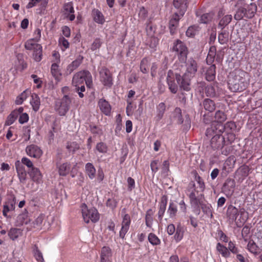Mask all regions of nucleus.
<instances>
[{"label":"nucleus","mask_w":262,"mask_h":262,"mask_svg":"<svg viewBox=\"0 0 262 262\" xmlns=\"http://www.w3.org/2000/svg\"><path fill=\"white\" fill-rule=\"evenodd\" d=\"M59 44L61 47V50L64 51L67 49L69 47V42L63 37H60L59 38Z\"/></svg>","instance_id":"nucleus-51"},{"label":"nucleus","mask_w":262,"mask_h":262,"mask_svg":"<svg viewBox=\"0 0 262 262\" xmlns=\"http://www.w3.org/2000/svg\"><path fill=\"white\" fill-rule=\"evenodd\" d=\"M206 94L207 96L210 97H214L215 95V91L214 88L211 86H207L206 88Z\"/></svg>","instance_id":"nucleus-63"},{"label":"nucleus","mask_w":262,"mask_h":262,"mask_svg":"<svg viewBox=\"0 0 262 262\" xmlns=\"http://www.w3.org/2000/svg\"><path fill=\"white\" fill-rule=\"evenodd\" d=\"M159 161L158 160L151 161L150 163V167L153 173H155L159 170Z\"/></svg>","instance_id":"nucleus-61"},{"label":"nucleus","mask_w":262,"mask_h":262,"mask_svg":"<svg viewBox=\"0 0 262 262\" xmlns=\"http://www.w3.org/2000/svg\"><path fill=\"white\" fill-rule=\"evenodd\" d=\"M30 103L34 111L37 112L39 110L40 105V101L39 96L36 94L33 93L31 95Z\"/></svg>","instance_id":"nucleus-23"},{"label":"nucleus","mask_w":262,"mask_h":262,"mask_svg":"<svg viewBox=\"0 0 262 262\" xmlns=\"http://www.w3.org/2000/svg\"><path fill=\"white\" fill-rule=\"evenodd\" d=\"M212 18V14L211 13H205L203 14L200 18V23L206 24L209 22Z\"/></svg>","instance_id":"nucleus-57"},{"label":"nucleus","mask_w":262,"mask_h":262,"mask_svg":"<svg viewBox=\"0 0 262 262\" xmlns=\"http://www.w3.org/2000/svg\"><path fill=\"white\" fill-rule=\"evenodd\" d=\"M15 166L20 182L25 184L27 179V172L24 166L19 161L15 162Z\"/></svg>","instance_id":"nucleus-12"},{"label":"nucleus","mask_w":262,"mask_h":262,"mask_svg":"<svg viewBox=\"0 0 262 262\" xmlns=\"http://www.w3.org/2000/svg\"><path fill=\"white\" fill-rule=\"evenodd\" d=\"M166 108V106L164 103L161 102L160 103L157 107V117L158 120H160L163 116L165 111Z\"/></svg>","instance_id":"nucleus-40"},{"label":"nucleus","mask_w":262,"mask_h":262,"mask_svg":"<svg viewBox=\"0 0 262 262\" xmlns=\"http://www.w3.org/2000/svg\"><path fill=\"white\" fill-rule=\"evenodd\" d=\"M174 78H176L175 73L174 74L172 71L169 70L167 73V83L169 90L173 94H176L178 89L177 84L174 80Z\"/></svg>","instance_id":"nucleus-11"},{"label":"nucleus","mask_w":262,"mask_h":262,"mask_svg":"<svg viewBox=\"0 0 262 262\" xmlns=\"http://www.w3.org/2000/svg\"><path fill=\"white\" fill-rule=\"evenodd\" d=\"M51 71L52 75L55 79H58L60 73L58 69V66L56 63H53L51 66Z\"/></svg>","instance_id":"nucleus-48"},{"label":"nucleus","mask_w":262,"mask_h":262,"mask_svg":"<svg viewBox=\"0 0 262 262\" xmlns=\"http://www.w3.org/2000/svg\"><path fill=\"white\" fill-rule=\"evenodd\" d=\"M148 61L146 58H143L140 63V71L143 73H147L148 71Z\"/></svg>","instance_id":"nucleus-50"},{"label":"nucleus","mask_w":262,"mask_h":262,"mask_svg":"<svg viewBox=\"0 0 262 262\" xmlns=\"http://www.w3.org/2000/svg\"><path fill=\"white\" fill-rule=\"evenodd\" d=\"M247 249L251 253L257 255L259 252V247L252 240H250L247 245Z\"/></svg>","instance_id":"nucleus-36"},{"label":"nucleus","mask_w":262,"mask_h":262,"mask_svg":"<svg viewBox=\"0 0 262 262\" xmlns=\"http://www.w3.org/2000/svg\"><path fill=\"white\" fill-rule=\"evenodd\" d=\"M26 49L33 50V57L37 61H40L42 59V46L38 43L33 42V40H28L25 45Z\"/></svg>","instance_id":"nucleus-6"},{"label":"nucleus","mask_w":262,"mask_h":262,"mask_svg":"<svg viewBox=\"0 0 262 262\" xmlns=\"http://www.w3.org/2000/svg\"><path fill=\"white\" fill-rule=\"evenodd\" d=\"M34 256L37 261L44 262L42 254L36 246L34 247Z\"/></svg>","instance_id":"nucleus-49"},{"label":"nucleus","mask_w":262,"mask_h":262,"mask_svg":"<svg viewBox=\"0 0 262 262\" xmlns=\"http://www.w3.org/2000/svg\"><path fill=\"white\" fill-rule=\"evenodd\" d=\"M198 32V27L195 25L189 27L186 32V35L189 37H193Z\"/></svg>","instance_id":"nucleus-45"},{"label":"nucleus","mask_w":262,"mask_h":262,"mask_svg":"<svg viewBox=\"0 0 262 262\" xmlns=\"http://www.w3.org/2000/svg\"><path fill=\"white\" fill-rule=\"evenodd\" d=\"M26 151L29 156L36 159L39 158L42 154V151L41 149L35 145L27 146L26 148Z\"/></svg>","instance_id":"nucleus-13"},{"label":"nucleus","mask_w":262,"mask_h":262,"mask_svg":"<svg viewBox=\"0 0 262 262\" xmlns=\"http://www.w3.org/2000/svg\"><path fill=\"white\" fill-rule=\"evenodd\" d=\"M100 80L104 86L111 88L113 85V78L112 74L106 68H102L99 72Z\"/></svg>","instance_id":"nucleus-8"},{"label":"nucleus","mask_w":262,"mask_h":262,"mask_svg":"<svg viewBox=\"0 0 262 262\" xmlns=\"http://www.w3.org/2000/svg\"><path fill=\"white\" fill-rule=\"evenodd\" d=\"M138 15L141 20H145L146 18L147 17V10L144 7L140 8L139 11Z\"/></svg>","instance_id":"nucleus-60"},{"label":"nucleus","mask_w":262,"mask_h":262,"mask_svg":"<svg viewBox=\"0 0 262 262\" xmlns=\"http://www.w3.org/2000/svg\"><path fill=\"white\" fill-rule=\"evenodd\" d=\"M112 250L108 247H103L101 251L100 262H111L112 260Z\"/></svg>","instance_id":"nucleus-15"},{"label":"nucleus","mask_w":262,"mask_h":262,"mask_svg":"<svg viewBox=\"0 0 262 262\" xmlns=\"http://www.w3.org/2000/svg\"><path fill=\"white\" fill-rule=\"evenodd\" d=\"M220 125L223 126V124L216 122L212 123L210 127L207 128L206 135L208 138H211L215 134H218V128Z\"/></svg>","instance_id":"nucleus-21"},{"label":"nucleus","mask_w":262,"mask_h":262,"mask_svg":"<svg viewBox=\"0 0 262 262\" xmlns=\"http://www.w3.org/2000/svg\"><path fill=\"white\" fill-rule=\"evenodd\" d=\"M247 18V13L245 9V7L241 6L239 7L236 11L234 15V18L236 20H241L243 18Z\"/></svg>","instance_id":"nucleus-33"},{"label":"nucleus","mask_w":262,"mask_h":262,"mask_svg":"<svg viewBox=\"0 0 262 262\" xmlns=\"http://www.w3.org/2000/svg\"><path fill=\"white\" fill-rule=\"evenodd\" d=\"M44 219L45 215L43 214H40L33 222L34 227H39L42 224Z\"/></svg>","instance_id":"nucleus-62"},{"label":"nucleus","mask_w":262,"mask_h":262,"mask_svg":"<svg viewBox=\"0 0 262 262\" xmlns=\"http://www.w3.org/2000/svg\"><path fill=\"white\" fill-rule=\"evenodd\" d=\"M172 51L176 53L178 60L181 63H184L187 58L188 50L186 45L179 39L173 42Z\"/></svg>","instance_id":"nucleus-3"},{"label":"nucleus","mask_w":262,"mask_h":262,"mask_svg":"<svg viewBox=\"0 0 262 262\" xmlns=\"http://www.w3.org/2000/svg\"><path fill=\"white\" fill-rule=\"evenodd\" d=\"M184 65H174L175 75L177 82L181 89L186 91L190 90L191 79L194 76L198 70L196 61L192 58L182 63Z\"/></svg>","instance_id":"nucleus-1"},{"label":"nucleus","mask_w":262,"mask_h":262,"mask_svg":"<svg viewBox=\"0 0 262 262\" xmlns=\"http://www.w3.org/2000/svg\"><path fill=\"white\" fill-rule=\"evenodd\" d=\"M219 41L221 44L226 43L228 40V35L226 32H222L218 36Z\"/></svg>","instance_id":"nucleus-54"},{"label":"nucleus","mask_w":262,"mask_h":262,"mask_svg":"<svg viewBox=\"0 0 262 262\" xmlns=\"http://www.w3.org/2000/svg\"><path fill=\"white\" fill-rule=\"evenodd\" d=\"M85 172L91 180L93 179L96 176V169L91 163H88L85 166Z\"/></svg>","instance_id":"nucleus-29"},{"label":"nucleus","mask_w":262,"mask_h":262,"mask_svg":"<svg viewBox=\"0 0 262 262\" xmlns=\"http://www.w3.org/2000/svg\"><path fill=\"white\" fill-rule=\"evenodd\" d=\"M216 251L224 258H228L230 256V252L227 247L224 246L220 243H217L216 246Z\"/></svg>","instance_id":"nucleus-27"},{"label":"nucleus","mask_w":262,"mask_h":262,"mask_svg":"<svg viewBox=\"0 0 262 262\" xmlns=\"http://www.w3.org/2000/svg\"><path fill=\"white\" fill-rule=\"evenodd\" d=\"M203 105L204 109L209 112H212L215 109L214 102L210 99H205L203 102Z\"/></svg>","instance_id":"nucleus-30"},{"label":"nucleus","mask_w":262,"mask_h":262,"mask_svg":"<svg viewBox=\"0 0 262 262\" xmlns=\"http://www.w3.org/2000/svg\"><path fill=\"white\" fill-rule=\"evenodd\" d=\"M195 180L198 186L196 187L198 189V192L202 193L205 188V184L202 179L198 175H196L195 177Z\"/></svg>","instance_id":"nucleus-41"},{"label":"nucleus","mask_w":262,"mask_h":262,"mask_svg":"<svg viewBox=\"0 0 262 262\" xmlns=\"http://www.w3.org/2000/svg\"><path fill=\"white\" fill-rule=\"evenodd\" d=\"M246 73L242 71H236L230 74L228 85L230 89L234 92H242L246 88L244 78Z\"/></svg>","instance_id":"nucleus-2"},{"label":"nucleus","mask_w":262,"mask_h":262,"mask_svg":"<svg viewBox=\"0 0 262 262\" xmlns=\"http://www.w3.org/2000/svg\"><path fill=\"white\" fill-rule=\"evenodd\" d=\"M88 77H90V73L88 71L83 70L76 73L73 76L72 85L74 86H78L83 84Z\"/></svg>","instance_id":"nucleus-9"},{"label":"nucleus","mask_w":262,"mask_h":262,"mask_svg":"<svg viewBox=\"0 0 262 262\" xmlns=\"http://www.w3.org/2000/svg\"><path fill=\"white\" fill-rule=\"evenodd\" d=\"M180 16H181L180 15H179L176 12L169 21V29L171 34H173L175 33L176 28L178 26Z\"/></svg>","instance_id":"nucleus-25"},{"label":"nucleus","mask_w":262,"mask_h":262,"mask_svg":"<svg viewBox=\"0 0 262 262\" xmlns=\"http://www.w3.org/2000/svg\"><path fill=\"white\" fill-rule=\"evenodd\" d=\"M178 212L177 205L173 202H170L167 209V213L170 218L176 217Z\"/></svg>","instance_id":"nucleus-32"},{"label":"nucleus","mask_w":262,"mask_h":262,"mask_svg":"<svg viewBox=\"0 0 262 262\" xmlns=\"http://www.w3.org/2000/svg\"><path fill=\"white\" fill-rule=\"evenodd\" d=\"M198 189L196 188L195 183L193 182H190L188 187V196L191 206L194 207L199 206L203 196L202 193L198 192Z\"/></svg>","instance_id":"nucleus-5"},{"label":"nucleus","mask_w":262,"mask_h":262,"mask_svg":"<svg viewBox=\"0 0 262 262\" xmlns=\"http://www.w3.org/2000/svg\"><path fill=\"white\" fill-rule=\"evenodd\" d=\"M58 173L61 176H66L70 172L71 169V165L68 163H64L60 165H57Z\"/></svg>","instance_id":"nucleus-28"},{"label":"nucleus","mask_w":262,"mask_h":262,"mask_svg":"<svg viewBox=\"0 0 262 262\" xmlns=\"http://www.w3.org/2000/svg\"><path fill=\"white\" fill-rule=\"evenodd\" d=\"M41 30L40 29H36L33 33V38L30 40H33L34 43L38 42L41 38Z\"/></svg>","instance_id":"nucleus-56"},{"label":"nucleus","mask_w":262,"mask_h":262,"mask_svg":"<svg viewBox=\"0 0 262 262\" xmlns=\"http://www.w3.org/2000/svg\"><path fill=\"white\" fill-rule=\"evenodd\" d=\"M167 201V196L166 195H162L159 203V210L158 212V219L160 221H162L165 212Z\"/></svg>","instance_id":"nucleus-14"},{"label":"nucleus","mask_w":262,"mask_h":262,"mask_svg":"<svg viewBox=\"0 0 262 262\" xmlns=\"http://www.w3.org/2000/svg\"><path fill=\"white\" fill-rule=\"evenodd\" d=\"M96 149L100 153L106 154L108 151V146L105 143L100 142L96 144Z\"/></svg>","instance_id":"nucleus-44"},{"label":"nucleus","mask_w":262,"mask_h":262,"mask_svg":"<svg viewBox=\"0 0 262 262\" xmlns=\"http://www.w3.org/2000/svg\"><path fill=\"white\" fill-rule=\"evenodd\" d=\"M232 16L231 15H225L220 21L219 26L222 28H224L227 26L232 20Z\"/></svg>","instance_id":"nucleus-47"},{"label":"nucleus","mask_w":262,"mask_h":262,"mask_svg":"<svg viewBox=\"0 0 262 262\" xmlns=\"http://www.w3.org/2000/svg\"><path fill=\"white\" fill-rule=\"evenodd\" d=\"M71 99L68 95H64L60 101L56 102L55 110L60 116H64L69 111Z\"/></svg>","instance_id":"nucleus-7"},{"label":"nucleus","mask_w":262,"mask_h":262,"mask_svg":"<svg viewBox=\"0 0 262 262\" xmlns=\"http://www.w3.org/2000/svg\"><path fill=\"white\" fill-rule=\"evenodd\" d=\"M247 13V18H252L257 11V5L254 3H251L249 5H244Z\"/></svg>","instance_id":"nucleus-22"},{"label":"nucleus","mask_w":262,"mask_h":262,"mask_svg":"<svg viewBox=\"0 0 262 262\" xmlns=\"http://www.w3.org/2000/svg\"><path fill=\"white\" fill-rule=\"evenodd\" d=\"M31 94V91L29 90H26L22 92L16 99L15 102L17 104H21Z\"/></svg>","instance_id":"nucleus-34"},{"label":"nucleus","mask_w":262,"mask_h":262,"mask_svg":"<svg viewBox=\"0 0 262 262\" xmlns=\"http://www.w3.org/2000/svg\"><path fill=\"white\" fill-rule=\"evenodd\" d=\"M187 0H173V5L175 8L180 9L179 14L183 16L187 9Z\"/></svg>","instance_id":"nucleus-18"},{"label":"nucleus","mask_w":262,"mask_h":262,"mask_svg":"<svg viewBox=\"0 0 262 262\" xmlns=\"http://www.w3.org/2000/svg\"><path fill=\"white\" fill-rule=\"evenodd\" d=\"M215 52L216 48L214 46H212L210 48L206 59L207 63H211L213 61L215 55Z\"/></svg>","instance_id":"nucleus-46"},{"label":"nucleus","mask_w":262,"mask_h":262,"mask_svg":"<svg viewBox=\"0 0 262 262\" xmlns=\"http://www.w3.org/2000/svg\"><path fill=\"white\" fill-rule=\"evenodd\" d=\"M238 215V209L234 206L230 205L227 210V215L232 222L235 221Z\"/></svg>","instance_id":"nucleus-26"},{"label":"nucleus","mask_w":262,"mask_h":262,"mask_svg":"<svg viewBox=\"0 0 262 262\" xmlns=\"http://www.w3.org/2000/svg\"><path fill=\"white\" fill-rule=\"evenodd\" d=\"M81 212L84 221L86 223H96L99 220V213L98 210L94 208H88V206L83 204L81 206Z\"/></svg>","instance_id":"nucleus-4"},{"label":"nucleus","mask_w":262,"mask_h":262,"mask_svg":"<svg viewBox=\"0 0 262 262\" xmlns=\"http://www.w3.org/2000/svg\"><path fill=\"white\" fill-rule=\"evenodd\" d=\"M149 242L153 246L159 245L161 243L160 239L154 233H150L148 236Z\"/></svg>","instance_id":"nucleus-43"},{"label":"nucleus","mask_w":262,"mask_h":262,"mask_svg":"<svg viewBox=\"0 0 262 262\" xmlns=\"http://www.w3.org/2000/svg\"><path fill=\"white\" fill-rule=\"evenodd\" d=\"M117 202L115 199H108L106 203V206L110 208L114 209L117 206Z\"/></svg>","instance_id":"nucleus-64"},{"label":"nucleus","mask_w":262,"mask_h":262,"mask_svg":"<svg viewBox=\"0 0 262 262\" xmlns=\"http://www.w3.org/2000/svg\"><path fill=\"white\" fill-rule=\"evenodd\" d=\"M215 66L212 64L207 70L206 73V79L208 81H213L215 77Z\"/></svg>","instance_id":"nucleus-31"},{"label":"nucleus","mask_w":262,"mask_h":262,"mask_svg":"<svg viewBox=\"0 0 262 262\" xmlns=\"http://www.w3.org/2000/svg\"><path fill=\"white\" fill-rule=\"evenodd\" d=\"M218 129V134L214 135L211 137L210 140L211 146L214 149L219 148L221 143L224 141V138L222 137V134L225 130V127L223 126L220 125Z\"/></svg>","instance_id":"nucleus-10"},{"label":"nucleus","mask_w":262,"mask_h":262,"mask_svg":"<svg viewBox=\"0 0 262 262\" xmlns=\"http://www.w3.org/2000/svg\"><path fill=\"white\" fill-rule=\"evenodd\" d=\"M83 57L81 55H78L76 59L72 62L67 68L66 72L68 74H71L73 71L76 70L82 63Z\"/></svg>","instance_id":"nucleus-17"},{"label":"nucleus","mask_w":262,"mask_h":262,"mask_svg":"<svg viewBox=\"0 0 262 262\" xmlns=\"http://www.w3.org/2000/svg\"><path fill=\"white\" fill-rule=\"evenodd\" d=\"M214 117L216 121L214 122L221 124H223L222 123L227 119L226 115L223 112L221 111H218L215 113Z\"/></svg>","instance_id":"nucleus-39"},{"label":"nucleus","mask_w":262,"mask_h":262,"mask_svg":"<svg viewBox=\"0 0 262 262\" xmlns=\"http://www.w3.org/2000/svg\"><path fill=\"white\" fill-rule=\"evenodd\" d=\"M169 262H189V259L186 257H183L181 258L179 260L178 256L176 255H173L170 257Z\"/></svg>","instance_id":"nucleus-55"},{"label":"nucleus","mask_w":262,"mask_h":262,"mask_svg":"<svg viewBox=\"0 0 262 262\" xmlns=\"http://www.w3.org/2000/svg\"><path fill=\"white\" fill-rule=\"evenodd\" d=\"M21 234V231L17 228H11L8 232L9 237L13 241L17 239Z\"/></svg>","instance_id":"nucleus-37"},{"label":"nucleus","mask_w":262,"mask_h":262,"mask_svg":"<svg viewBox=\"0 0 262 262\" xmlns=\"http://www.w3.org/2000/svg\"><path fill=\"white\" fill-rule=\"evenodd\" d=\"M20 163L22 165H25L26 166H27L28 168L30 169H32L34 167L32 162L28 158L23 157L21 159Z\"/></svg>","instance_id":"nucleus-59"},{"label":"nucleus","mask_w":262,"mask_h":262,"mask_svg":"<svg viewBox=\"0 0 262 262\" xmlns=\"http://www.w3.org/2000/svg\"><path fill=\"white\" fill-rule=\"evenodd\" d=\"M15 199L13 198L12 200H9L5 203L4 205L3 214L4 216L7 217V213L9 211H13L15 208Z\"/></svg>","instance_id":"nucleus-20"},{"label":"nucleus","mask_w":262,"mask_h":262,"mask_svg":"<svg viewBox=\"0 0 262 262\" xmlns=\"http://www.w3.org/2000/svg\"><path fill=\"white\" fill-rule=\"evenodd\" d=\"M173 118L178 124H182L183 120L182 116V111L179 107H176L173 112Z\"/></svg>","instance_id":"nucleus-35"},{"label":"nucleus","mask_w":262,"mask_h":262,"mask_svg":"<svg viewBox=\"0 0 262 262\" xmlns=\"http://www.w3.org/2000/svg\"><path fill=\"white\" fill-rule=\"evenodd\" d=\"M227 248L228 249L230 253H232L234 254H237L239 252V249L235 246V244L232 241L229 242Z\"/></svg>","instance_id":"nucleus-53"},{"label":"nucleus","mask_w":262,"mask_h":262,"mask_svg":"<svg viewBox=\"0 0 262 262\" xmlns=\"http://www.w3.org/2000/svg\"><path fill=\"white\" fill-rule=\"evenodd\" d=\"M28 173L34 182L39 183L41 181L42 175L39 168L34 167L32 169H30Z\"/></svg>","instance_id":"nucleus-16"},{"label":"nucleus","mask_w":262,"mask_h":262,"mask_svg":"<svg viewBox=\"0 0 262 262\" xmlns=\"http://www.w3.org/2000/svg\"><path fill=\"white\" fill-rule=\"evenodd\" d=\"M154 214V212L151 209H149L147 210L145 215V223L146 225L150 227L152 224V215Z\"/></svg>","instance_id":"nucleus-42"},{"label":"nucleus","mask_w":262,"mask_h":262,"mask_svg":"<svg viewBox=\"0 0 262 262\" xmlns=\"http://www.w3.org/2000/svg\"><path fill=\"white\" fill-rule=\"evenodd\" d=\"M63 9L65 12V14L74 13V8L71 3H68L64 4L63 6Z\"/></svg>","instance_id":"nucleus-58"},{"label":"nucleus","mask_w":262,"mask_h":262,"mask_svg":"<svg viewBox=\"0 0 262 262\" xmlns=\"http://www.w3.org/2000/svg\"><path fill=\"white\" fill-rule=\"evenodd\" d=\"M98 104L100 110L105 115H110L111 111V107L109 103L105 99H101L99 101Z\"/></svg>","instance_id":"nucleus-24"},{"label":"nucleus","mask_w":262,"mask_h":262,"mask_svg":"<svg viewBox=\"0 0 262 262\" xmlns=\"http://www.w3.org/2000/svg\"><path fill=\"white\" fill-rule=\"evenodd\" d=\"M175 231L176 233L174 238L176 242L178 243L182 239L184 231L183 228L180 226H177Z\"/></svg>","instance_id":"nucleus-38"},{"label":"nucleus","mask_w":262,"mask_h":262,"mask_svg":"<svg viewBox=\"0 0 262 262\" xmlns=\"http://www.w3.org/2000/svg\"><path fill=\"white\" fill-rule=\"evenodd\" d=\"M93 20L97 24L102 25L105 22V18L102 13L98 9H94L92 11Z\"/></svg>","instance_id":"nucleus-19"},{"label":"nucleus","mask_w":262,"mask_h":262,"mask_svg":"<svg viewBox=\"0 0 262 262\" xmlns=\"http://www.w3.org/2000/svg\"><path fill=\"white\" fill-rule=\"evenodd\" d=\"M102 43V42L100 38H96L91 45V50L94 51L99 49L101 46Z\"/></svg>","instance_id":"nucleus-52"}]
</instances>
